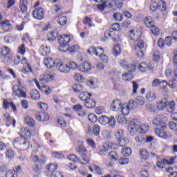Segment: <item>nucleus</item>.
Returning a JSON list of instances; mask_svg holds the SVG:
<instances>
[{"instance_id": "1", "label": "nucleus", "mask_w": 177, "mask_h": 177, "mask_svg": "<svg viewBox=\"0 0 177 177\" xmlns=\"http://www.w3.org/2000/svg\"><path fill=\"white\" fill-rule=\"evenodd\" d=\"M70 37L64 35V36H60L58 39V43L59 44V50L60 52H70V53H75L80 46L78 45H74L70 47L69 42L71 41Z\"/></svg>"}, {"instance_id": "2", "label": "nucleus", "mask_w": 177, "mask_h": 177, "mask_svg": "<svg viewBox=\"0 0 177 177\" xmlns=\"http://www.w3.org/2000/svg\"><path fill=\"white\" fill-rule=\"evenodd\" d=\"M53 80V75H44L42 77L39 79L38 81H35L36 86L43 92L45 93L46 95H49L51 93L52 90L49 88V86L45 85V84H48L49 81H52Z\"/></svg>"}, {"instance_id": "3", "label": "nucleus", "mask_w": 177, "mask_h": 177, "mask_svg": "<svg viewBox=\"0 0 177 177\" xmlns=\"http://www.w3.org/2000/svg\"><path fill=\"white\" fill-rule=\"evenodd\" d=\"M167 106H169L167 108L168 113H174L175 111V101H171L169 102L167 98H163L157 104V108L160 111L165 110Z\"/></svg>"}, {"instance_id": "4", "label": "nucleus", "mask_w": 177, "mask_h": 177, "mask_svg": "<svg viewBox=\"0 0 177 177\" xmlns=\"http://www.w3.org/2000/svg\"><path fill=\"white\" fill-rule=\"evenodd\" d=\"M13 145L14 147L18 150H28V149H30V142L24 136L16 138Z\"/></svg>"}, {"instance_id": "5", "label": "nucleus", "mask_w": 177, "mask_h": 177, "mask_svg": "<svg viewBox=\"0 0 177 177\" xmlns=\"http://www.w3.org/2000/svg\"><path fill=\"white\" fill-rule=\"evenodd\" d=\"M80 158H79L82 164H88L89 162V158L86 156L88 154V151L83 146L77 147L76 149Z\"/></svg>"}, {"instance_id": "6", "label": "nucleus", "mask_w": 177, "mask_h": 177, "mask_svg": "<svg viewBox=\"0 0 177 177\" xmlns=\"http://www.w3.org/2000/svg\"><path fill=\"white\" fill-rule=\"evenodd\" d=\"M12 91L17 96V97H23L24 99L27 98V93L26 92V88L21 86L20 82H19L18 85H15L12 87Z\"/></svg>"}, {"instance_id": "7", "label": "nucleus", "mask_w": 177, "mask_h": 177, "mask_svg": "<svg viewBox=\"0 0 177 177\" xmlns=\"http://www.w3.org/2000/svg\"><path fill=\"white\" fill-rule=\"evenodd\" d=\"M131 109H135V101L133 100H130L128 104H123L120 109L122 115H128Z\"/></svg>"}, {"instance_id": "8", "label": "nucleus", "mask_w": 177, "mask_h": 177, "mask_svg": "<svg viewBox=\"0 0 177 177\" xmlns=\"http://www.w3.org/2000/svg\"><path fill=\"white\" fill-rule=\"evenodd\" d=\"M121 67L127 70L129 73H135L136 71V63L129 64L128 62L123 59L120 63Z\"/></svg>"}, {"instance_id": "9", "label": "nucleus", "mask_w": 177, "mask_h": 177, "mask_svg": "<svg viewBox=\"0 0 177 177\" xmlns=\"http://www.w3.org/2000/svg\"><path fill=\"white\" fill-rule=\"evenodd\" d=\"M32 16L36 20H42L45 16V10L41 7L35 8L32 12Z\"/></svg>"}, {"instance_id": "10", "label": "nucleus", "mask_w": 177, "mask_h": 177, "mask_svg": "<svg viewBox=\"0 0 177 177\" xmlns=\"http://www.w3.org/2000/svg\"><path fill=\"white\" fill-rule=\"evenodd\" d=\"M116 138L118 139L120 146L124 147V146H127L128 145V139L122 136V131L120 130L117 132L115 134Z\"/></svg>"}, {"instance_id": "11", "label": "nucleus", "mask_w": 177, "mask_h": 177, "mask_svg": "<svg viewBox=\"0 0 177 177\" xmlns=\"http://www.w3.org/2000/svg\"><path fill=\"white\" fill-rule=\"evenodd\" d=\"M88 53L89 55H95V56H99V55H102L104 53V50L102 48V47L96 48L95 46H91L87 50Z\"/></svg>"}, {"instance_id": "12", "label": "nucleus", "mask_w": 177, "mask_h": 177, "mask_svg": "<svg viewBox=\"0 0 177 177\" xmlns=\"http://www.w3.org/2000/svg\"><path fill=\"white\" fill-rule=\"evenodd\" d=\"M142 37V32L140 31H136L133 30H131L130 31L129 34V38L131 41H133V42H138L139 39H140Z\"/></svg>"}, {"instance_id": "13", "label": "nucleus", "mask_w": 177, "mask_h": 177, "mask_svg": "<svg viewBox=\"0 0 177 177\" xmlns=\"http://www.w3.org/2000/svg\"><path fill=\"white\" fill-rule=\"evenodd\" d=\"M136 120H133L130 121V124L128 127L127 131L130 135V136H133L136 133Z\"/></svg>"}, {"instance_id": "14", "label": "nucleus", "mask_w": 177, "mask_h": 177, "mask_svg": "<svg viewBox=\"0 0 177 177\" xmlns=\"http://www.w3.org/2000/svg\"><path fill=\"white\" fill-rule=\"evenodd\" d=\"M122 107V102L117 99L115 100H113L111 104V110L112 111H118L119 110H121Z\"/></svg>"}, {"instance_id": "15", "label": "nucleus", "mask_w": 177, "mask_h": 177, "mask_svg": "<svg viewBox=\"0 0 177 177\" xmlns=\"http://www.w3.org/2000/svg\"><path fill=\"white\" fill-rule=\"evenodd\" d=\"M56 69L59 70L61 73H70V67H68V65L64 64L62 62L56 63Z\"/></svg>"}, {"instance_id": "16", "label": "nucleus", "mask_w": 177, "mask_h": 177, "mask_svg": "<svg viewBox=\"0 0 177 177\" xmlns=\"http://www.w3.org/2000/svg\"><path fill=\"white\" fill-rule=\"evenodd\" d=\"M91 68L92 65L88 62H84L78 66V70L82 73H88V71H91Z\"/></svg>"}, {"instance_id": "17", "label": "nucleus", "mask_w": 177, "mask_h": 177, "mask_svg": "<svg viewBox=\"0 0 177 177\" xmlns=\"http://www.w3.org/2000/svg\"><path fill=\"white\" fill-rule=\"evenodd\" d=\"M153 124L156 127H160L162 129H165V128L168 127V124L167 122H165V121H162L161 119L158 118H154L153 120Z\"/></svg>"}, {"instance_id": "18", "label": "nucleus", "mask_w": 177, "mask_h": 177, "mask_svg": "<svg viewBox=\"0 0 177 177\" xmlns=\"http://www.w3.org/2000/svg\"><path fill=\"white\" fill-rule=\"evenodd\" d=\"M44 63L47 68H53V67H56V63L58 62H55V60L52 58L46 57L44 60Z\"/></svg>"}, {"instance_id": "19", "label": "nucleus", "mask_w": 177, "mask_h": 177, "mask_svg": "<svg viewBox=\"0 0 177 177\" xmlns=\"http://www.w3.org/2000/svg\"><path fill=\"white\" fill-rule=\"evenodd\" d=\"M0 26L2 30L5 31V32H8V31H10L12 30V25L10 24V21L9 20L3 21L0 24Z\"/></svg>"}, {"instance_id": "20", "label": "nucleus", "mask_w": 177, "mask_h": 177, "mask_svg": "<svg viewBox=\"0 0 177 177\" xmlns=\"http://www.w3.org/2000/svg\"><path fill=\"white\" fill-rule=\"evenodd\" d=\"M84 104L86 109H95L96 107V101L90 97L84 102Z\"/></svg>"}, {"instance_id": "21", "label": "nucleus", "mask_w": 177, "mask_h": 177, "mask_svg": "<svg viewBox=\"0 0 177 177\" xmlns=\"http://www.w3.org/2000/svg\"><path fill=\"white\" fill-rule=\"evenodd\" d=\"M49 114L45 113V112H41L40 114L36 115V120L37 121H41L44 122V121H49Z\"/></svg>"}, {"instance_id": "22", "label": "nucleus", "mask_w": 177, "mask_h": 177, "mask_svg": "<svg viewBox=\"0 0 177 177\" xmlns=\"http://www.w3.org/2000/svg\"><path fill=\"white\" fill-rule=\"evenodd\" d=\"M113 2H114L113 0L104 1L102 4L98 6V9H100V10H104L106 8H113Z\"/></svg>"}, {"instance_id": "23", "label": "nucleus", "mask_w": 177, "mask_h": 177, "mask_svg": "<svg viewBox=\"0 0 177 177\" xmlns=\"http://www.w3.org/2000/svg\"><path fill=\"white\" fill-rule=\"evenodd\" d=\"M155 132L159 138H162V139H167V138H168L167 132L161 129H155Z\"/></svg>"}, {"instance_id": "24", "label": "nucleus", "mask_w": 177, "mask_h": 177, "mask_svg": "<svg viewBox=\"0 0 177 177\" xmlns=\"http://www.w3.org/2000/svg\"><path fill=\"white\" fill-rule=\"evenodd\" d=\"M60 37H63V35H59L57 34V32L52 30L48 35V41H55L56 38L58 37L57 41H59V38Z\"/></svg>"}, {"instance_id": "25", "label": "nucleus", "mask_w": 177, "mask_h": 177, "mask_svg": "<svg viewBox=\"0 0 177 177\" xmlns=\"http://www.w3.org/2000/svg\"><path fill=\"white\" fill-rule=\"evenodd\" d=\"M146 138H147V136L145 134L139 133L136 136L135 140L136 142H137V143H143V142H146Z\"/></svg>"}, {"instance_id": "26", "label": "nucleus", "mask_w": 177, "mask_h": 177, "mask_svg": "<svg viewBox=\"0 0 177 177\" xmlns=\"http://www.w3.org/2000/svg\"><path fill=\"white\" fill-rule=\"evenodd\" d=\"M144 23L148 28H151V27L154 26V21H153L151 17H146L144 19Z\"/></svg>"}, {"instance_id": "27", "label": "nucleus", "mask_w": 177, "mask_h": 177, "mask_svg": "<svg viewBox=\"0 0 177 177\" xmlns=\"http://www.w3.org/2000/svg\"><path fill=\"white\" fill-rule=\"evenodd\" d=\"M30 96L34 100H39L41 98V94H39V91L37 90H32L30 91Z\"/></svg>"}, {"instance_id": "28", "label": "nucleus", "mask_w": 177, "mask_h": 177, "mask_svg": "<svg viewBox=\"0 0 177 177\" xmlns=\"http://www.w3.org/2000/svg\"><path fill=\"white\" fill-rule=\"evenodd\" d=\"M19 8L22 13L27 12V0H20Z\"/></svg>"}, {"instance_id": "29", "label": "nucleus", "mask_w": 177, "mask_h": 177, "mask_svg": "<svg viewBox=\"0 0 177 177\" xmlns=\"http://www.w3.org/2000/svg\"><path fill=\"white\" fill-rule=\"evenodd\" d=\"M92 94L88 93V92H82L79 95V99L82 100V102H85L88 97H91Z\"/></svg>"}, {"instance_id": "30", "label": "nucleus", "mask_w": 177, "mask_h": 177, "mask_svg": "<svg viewBox=\"0 0 177 177\" xmlns=\"http://www.w3.org/2000/svg\"><path fill=\"white\" fill-rule=\"evenodd\" d=\"M3 63H6V64H10L12 63V58L10 57V54H8V55H3L0 57Z\"/></svg>"}, {"instance_id": "31", "label": "nucleus", "mask_w": 177, "mask_h": 177, "mask_svg": "<svg viewBox=\"0 0 177 177\" xmlns=\"http://www.w3.org/2000/svg\"><path fill=\"white\" fill-rule=\"evenodd\" d=\"M98 121L101 125H107V124H109V117L106 115H102L99 118Z\"/></svg>"}, {"instance_id": "32", "label": "nucleus", "mask_w": 177, "mask_h": 177, "mask_svg": "<svg viewBox=\"0 0 177 177\" xmlns=\"http://www.w3.org/2000/svg\"><path fill=\"white\" fill-rule=\"evenodd\" d=\"M140 154L142 160H147L150 157V153L147 152V150L142 149L140 151Z\"/></svg>"}, {"instance_id": "33", "label": "nucleus", "mask_w": 177, "mask_h": 177, "mask_svg": "<svg viewBox=\"0 0 177 177\" xmlns=\"http://www.w3.org/2000/svg\"><path fill=\"white\" fill-rule=\"evenodd\" d=\"M117 121L115 120V118L114 116H111L108 118V124L109 128H114L115 127Z\"/></svg>"}, {"instance_id": "34", "label": "nucleus", "mask_w": 177, "mask_h": 177, "mask_svg": "<svg viewBox=\"0 0 177 177\" xmlns=\"http://www.w3.org/2000/svg\"><path fill=\"white\" fill-rule=\"evenodd\" d=\"M5 154H6V156L7 157V158H8L9 160H12L15 158V151H13V149H8L5 152Z\"/></svg>"}, {"instance_id": "35", "label": "nucleus", "mask_w": 177, "mask_h": 177, "mask_svg": "<svg viewBox=\"0 0 177 177\" xmlns=\"http://www.w3.org/2000/svg\"><path fill=\"white\" fill-rule=\"evenodd\" d=\"M117 120H118V122L119 124H121L122 125H125V124H127V118L124 115H119L118 116Z\"/></svg>"}, {"instance_id": "36", "label": "nucleus", "mask_w": 177, "mask_h": 177, "mask_svg": "<svg viewBox=\"0 0 177 177\" xmlns=\"http://www.w3.org/2000/svg\"><path fill=\"white\" fill-rule=\"evenodd\" d=\"M160 88H162V90L164 91L165 93L168 92V83L165 80H162L160 82Z\"/></svg>"}, {"instance_id": "37", "label": "nucleus", "mask_w": 177, "mask_h": 177, "mask_svg": "<svg viewBox=\"0 0 177 177\" xmlns=\"http://www.w3.org/2000/svg\"><path fill=\"white\" fill-rule=\"evenodd\" d=\"M73 89L74 92H76L77 93H80V92H82V91H84V87L81 84H76L74 86H73Z\"/></svg>"}, {"instance_id": "38", "label": "nucleus", "mask_w": 177, "mask_h": 177, "mask_svg": "<svg viewBox=\"0 0 177 177\" xmlns=\"http://www.w3.org/2000/svg\"><path fill=\"white\" fill-rule=\"evenodd\" d=\"M145 48V41L143 40H138L137 44L135 46V50H142Z\"/></svg>"}, {"instance_id": "39", "label": "nucleus", "mask_w": 177, "mask_h": 177, "mask_svg": "<svg viewBox=\"0 0 177 177\" xmlns=\"http://www.w3.org/2000/svg\"><path fill=\"white\" fill-rule=\"evenodd\" d=\"M3 115L6 126L10 127V124H12V117H10L9 113H4Z\"/></svg>"}, {"instance_id": "40", "label": "nucleus", "mask_w": 177, "mask_h": 177, "mask_svg": "<svg viewBox=\"0 0 177 177\" xmlns=\"http://www.w3.org/2000/svg\"><path fill=\"white\" fill-rule=\"evenodd\" d=\"M39 52L42 56H46L48 53H50V49L46 47L41 46L39 49Z\"/></svg>"}, {"instance_id": "41", "label": "nucleus", "mask_w": 177, "mask_h": 177, "mask_svg": "<svg viewBox=\"0 0 177 177\" xmlns=\"http://www.w3.org/2000/svg\"><path fill=\"white\" fill-rule=\"evenodd\" d=\"M122 154L125 157H129L132 154V149L129 147L123 148L122 150Z\"/></svg>"}, {"instance_id": "42", "label": "nucleus", "mask_w": 177, "mask_h": 177, "mask_svg": "<svg viewBox=\"0 0 177 177\" xmlns=\"http://www.w3.org/2000/svg\"><path fill=\"white\" fill-rule=\"evenodd\" d=\"M25 122H26L29 127H34V125H35V120L29 116L25 118Z\"/></svg>"}, {"instance_id": "43", "label": "nucleus", "mask_w": 177, "mask_h": 177, "mask_svg": "<svg viewBox=\"0 0 177 177\" xmlns=\"http://www.w3.org/2000/svg\"><path fill=\"white\" fill-rule=\"evenodd\" d=\"M120 53L121 47L120 46V45L117 44L113 47V55H114V56H120Z\"/></svg>"}, {"instance_id": "44", "label": "nucleus", "mask_w": 177, "mask_h": 177, "mask_svg": "<svg viewBox=\"0 0 177 177\" xmlns=\"http://www.w3.org/2000/svg\"><path fill=\"white\" fill-rule=\"evenodd\" d=\"M138 69L142 73H145L147 70H149V65L146 64L145 62H142L139 66H138Z\"/></svg>"}, {"instance_id": "45", "label": "nucleus", "mask_w": 177, "mask_h": 177, "mask_svg": "<svg viewBox=\"0 0 177 177\" xmlns=\"http://www.w3.org/2000/svg\"><path fill=\"white\" fill-rule=\"evenodd\" d=\"M23 136L25 138V140H28V139H31V131L28 129H24L23 131Z\"/></svg>"}, {"instance_id": "46", "label": "nucleus", "mask_w": 177, "mask_h": 177, "mask_svg": "<svg viewBox=\"0 0 177 177\" xmlns=\"http://www.w3.org/2000/svg\"><path fill=\"white\" fill-rule=\"evenodd\" d=\"M57 23L59 26H66L67 24V17L62 16L57 19Z\"/></svg>"}, {"instance_id": "47", "label": "nucleus", "mask_w": 177, "mask_h": 177, "mask_svg": "<svg viewBox=\"0 0 177 177\" xmlns=\"http://www.w3.org/2000/svg\"><path fill=\"white\" fill-rule=\"evenodd\" d=\"M114 31L111 29H108L105 31L104 36L105 38H114Z\"/></svg>"}, {"instance_id": "48", "label": "nucleus", "mask_w": 177, "mask_h": 177, "mask_svg": "<svg viewBox=\"0 0 177 177\" xmlns=\"http://www.w3.org/2000/svg\"><path fill=\"white\" fill-rule=\"evenodd\" d=\"M18 53L24 56L26 55V44H22L21 46L18 47Z\"/></svg>"}, {"instance_id": "49", "label": "nucleus", "mask_w": 177, "mask_h": 177, "mask_svg": "<svg viewBox=\"0 0 177 177\" xmlns=\"http://www.w3.org/2000/svg\"><path fill=\"white\" fill-rule=\"evenodd\" d=\"M128 162H129V158H127V156H122L119 159L120 165H127Z\"/></svg>"}, {"instance_id": "50", "label": "nucleus", "mask_w": 177, "mask_h": 177, "mask_svg": "<svg viewBox=\"0 0 177 177\" xmlns=\"http://www.w3.org/2000/svg\"><path fill=\"white\" fill-rule=\"evenodd\" d=\"M31 71H32V68H31V66L30 65V64H27V66H24L21 70V73H23L24 74H27L30 72L31 73Z\"/></svg>"}, {"instance_id": "51", "label": "nucleus", "mask_w": 177, "mask_h": 177, "mask_svg": "<svg viewBox=\"0 0 177 177\" xmlns=\"http://www.w3.org/2000/svg\"><path fill=\"white\" fill-rule=\"evenodd\" d=\"M113 18L115 19V21H121L124 20V16L122 13L116 12L113 15Z\"/></svg>"}, {"instance_id": "52", "label": "nucleus", "mask_w": 177, "mask_h": 177, "mask_svg": "<svg viewBox=\"0 0 177 177\" xmlns=\"http://www.w3.org/2000/svg\"><path fill=\"white\" fill-rule=\"evenodd\" d=\"M136 103L140 106H143L145 104V97L142 96H138L136 101H134V104Z\"/></svg>"}, {"instance_id": "53", "label": "nucleus", "mask_w": 177, "mask_h": 177, "mask_svg": "<svg viewBox=\"0 0 177 177\" xmlns=\"http://www.w3.org/2000/svg\"><path fill=\"white\" fill-rule=\"evenodd\" d=\"M158 8H160V5H158V3L156 1L151 3L150 4V10H151V12H156V10H157V9H158Z\"/></svg>"}, {"instance_id": "54", "label": "nucleus", "mask_w": 177, "mask_h": 177, "mask_svg": "<svg viewBox=\"0 0 177 177\" xmlns=\"http://www.w3.org/2000/svg\"><path fill=\"white\" fill-rule=\"evenodd\" d=\"M167 162H168V160L162 159L160 162H157V167L158 168H165V165H167Z\"/></svg>"}, {"instance_id": "55", "label": "nucleus", "mask_w": 177, "mask_h": 177, "mask_svg": "<svg viewBox=\"0 0 177 177\" xmlns=\"http://www.w3.org/2000/svg\"><path fill=\"white\" fill-rule=\"evenodd\" d=\"M93 132L95 136H99V133H100V127L98 124H95L93 127Z\"/></svg>"}, {"instance_id": "56", "label": "nucleus", "mask_w": 177, "mask_h": 177, "mask_svg": "<svg viewBox=\"0 0 177 177\" xmlns=\"http://www.w3.org/2000/svg\"><path fill=\"white\" fill-rule=\"evenodd\" d=\"M33 171L36 172V174H41V171H42V165L36 164L33 166Z\"/></svg>"}, {"instance_id": "57", "label": "nucleus", "mask_w": 177, "mask_h": 177, "mask_svg": "<svg viewBox=\"0 0 177 177\" xmlns=\"http://www.w3.org/2000/svg\"><path fill=\"white\" fill-rule=\"evenodd\" d=\"M109 158L111 160H113V161H117L118 160V155L117 154V152L115 151H111L109 152Z\"/></svg>"}, {"instance_id": "58", "label": "nucleus", "mask_w": 177, "mask_h": 177, "mask_svg": "<svg viewBox=\"0 0 177 177\" xmlns=\"http://www.w3.org/2000/svg\"><path fill=\"white\" fill-rule=\"evenodd\" d=\"M6 177H17V173H16V171L8 170L6 173Z\"/></svg>"}, {"instance_id": "59", "label": "nucleus", "mask_w": 177, "mask_h": 177, "mask_svg": "<svg viewBox=\"0 0 177 177\" xmlns=\"http://www.w3.org/2000/svg\"><path fill=\"white\" fill-rule=\"evenodd\" d=\"M146 109L149 113H154L156 111V106L151 104H147Z\"/></svg>"}, {"instance_id": "60", "label": "nucleus", "mask_w": 177, "mask_h": 177, "mask_svg": "<svg viewBox=\"0 0 177 177\" xmlns=\"http://www.w3.org/2000/svg\"><path fill=\"white\" fill-rule=\"evenodd\" d=\"M1 56H6L8 55H10L9 53V47L4 46L3 48H1Z\"/></svg>"}, {"instance_id": "61", "label": "nucleus", "mask_w": 177, "mask_h": 177, "mask_svg": "<svg viewBox=\"0 0 177 177\" xmlns=\"http://www.w3.org/2000/svg\"><path fill=\"white\" fill-rule=\"evenodd\" d=\"M88 118L91 122H96L97 121V116L93 113H90Z\"/></svg>"}, {"instance_id": "62", "label": "nucleus", "mask_w": 177, "mask_h": 177, "mask_svg": "<svg viewBox=\"0 0 177 177\" xmlns=\"http://www.w3.org/2000/svg\"><path fill=\"white\" fill-rule=\"evenodd\" d=\"M149 131V126L146 124H142L140 129V133H145Z\"/></svg>"}, {"instance_id": "63", "label": "nucleus", "mask_w": 177, "mask_h": 177, "mask_svg": "<svg viewBox=\"0 0 177 177\" xmlns=\"http://www.w3.org/2000/svg\"><path fill=\"white\" fill-rule=\"evenodd\" d=\"M98 56H100L101 62L103 63H109V57H107V55L102 53Z\"/></svg>"}, {"instance_id": "64", "label": "nucleus", "mask_w": 177, "mask_h": 177, "mask_svg": "<svg viewBox=\"0 0 177 177\" xmlns=\"http://www.w3.org/2000/svg\"><path fill=\"white\" fill-rule=\"evenodd\" d=\"M151 31L153 35H159L160 34V29L154 26L151 28Z\"/></svg>"}]
</instances>
